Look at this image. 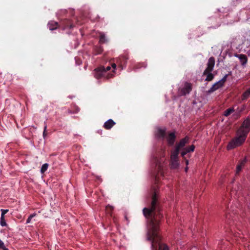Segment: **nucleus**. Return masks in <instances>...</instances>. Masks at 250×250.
Here are the masks:
<instances>
[{
    "instance_id": "obj_27",
    "label": "nucleus",
    "mask_w": 250,
    "mask_h": 250,
    "mask_svg": "<svg viewBox=\"0 0 250 250\" xmlns=\"http://www.w3.org/2000/svg\"><path fill=\"white\" fill-rule=\"evenodd\" d=\"M103 51V49L102 47H98L96 49V54H100Z\"/></svg>"
},
{
    "instance_id": "obj_25",
    "label": "nucleus",
    "mask_w": 250,
    "mask_h": 250,
    "mask_svg": "<svg viewBox=\"0 0 250 250\" xmlns=\"http://www.w3.org/2000/svg\"><path fill=\"white\" fill-rule=\"evenodd\" d=\"M113 209V208L112 206H109V205L107 206L106 207V211H107V213H108V214H111V211H112Z\"/></svg>"
},
{
    "instance_id": "obj_26",
    "label": "nucleus",
    "mask_w": 250,
    "mask_h": 250,
    "mask_svg": "<svg viewBox=\"0 0 250 250\" xmlns=\"http://www.w3.org/2000/svg\"><path fill=\"white\" fill-rule=\"evenodd\" d=\"M0 249L2 250H9L7 248H6L4 244V243L0 239Z\"/></svg>"
},
{
    "instance_id": "obj_28",
    "label": "nucleus",
    "mask_w": 250,
    "mask_h": 250,
    "mask_svg": "<svg viewBox=\"0 0 250 250\" xmlns=\"http://www.w3.org/2000/svg\"><path fill=\"white\" fill-rule=\"evenodd\" d=\"M228 77V75H225L224 77L219 81V82L221 83L223 85L224 83L227 81V77Z\"/></svg>"
},
{
    "instance_id": "obj_9",
    "label": "nucleus",
    "mask_w": 250,
    "mask_h": 250,
    "mask_svg": "<svg viewBox=\"0 0 250 250\" xmlns=\"http://www.w3.org/2000/svg\"><path fill=\"white\" fill-rule=\"evenodd\" d=\"M176 136L173 132L170 133L167 137V140L169 146H172L174 145Z\"/></svg>"
},
{
    "instance_id": "obj_21",
    "label": "nucleus",
    "mask_w": 250,
    "mask_h": 250,
    "mask_svg": "<svg viewBox=\"0 0 250 250\" xmlns=\"http://www.w3.org/2000/svg\"><path fill=\"white\" fill-rule=\"evenodd\" d=\"M99 42L101 43H104L106 42V39L105 38V36L104 34L101 33L100 36V41Z\"/></svg>"
},
{
    "instance_id": "obj_2",
    "label": "nucleus",
    "mask_w": 250,
    "mask_h": 250,
    "mask_svg": "<svg viewBox=\"0 0 250 250\" xmlns=\"http://www.w3.org/2000/svg\"><path fill=\"white\" fill-rule=\"evenodd\" d=\"M247 136L236 132V137L233 138L227 145L228 150H230L241 146L245 142Z\"/></svg>"
},
{
    "instance_id": "obj_1",
    "label": "nucleus",
    "mask_w": 250,
    "mask_h": 250,
    "mask_svg": "<svg viewBox=\"0 0 250 250\" xmlns=\"http://www.w3.org/2000/svg\"><path fill=\"white\" fill-rule=\"evenodd\" d=\"M188 136H186L184 139L182 140L178 144L175 149L171 152L170 159L171 167L173 168H176L178 166V155L180 151L185 146L186 140L187 139Z\"/></svg>"
},
{
    "instance_id": "obj_13",
    "label": "nucleus",
    "mask_w": 250,
    "mask_h": 250,
    "mask_svg": "<svg viewBox=\"0 0 250 250\" xmlns=\"http://www.w3.org/2000/svg\"><path fill=\"white\" fill-rule=\"evenodd\" d=\"M246 163V159L245 158L243 160H241L239 162V164L237 166L236 170V174L238 175L239 174L240 172L241 171L242 169L244 167L245 164Z\"/></svg>"
},
{
    "instance_id": "obj_29",
    "label": "nucleus",
    "mask_w": 250,
    "mask_h": 250,
    "mask_svg": "<svg viewBox=\"0 0 250 250\" xmlns=\"http://www.w3.org/2000/svg\"><path fill=\"white\" fill-rule=\"evenodd\" d=\"M228 77V75H225L224 77L219 81V82L221 83L223 85L224 83L227 81V77Z\"/></svg>"
},
{
    "instance_id": "obj_36",
    "label": "nucleus",
    "mask_w": 250,
    "mask_h": 250,
    "mask_svg": "<svg viewBox=\"0 0 250 250\" xmlns=\"http://www.w3.org/2000/svg\"><path fill=\"white\" fill-rule=\"evenodd\" d=\"M191 84L188 83V92H189L190 90H191Z\"/></svg>"
},
{
    "instance_id": "obj_34",
    "label": "nucleus",
    "mask_w": 250,
    "mask_h": 250,
    "mask_svg": "<svg viewBox=\"0 0 250 250\" xmlns=\"http://www.w3.org/2000/svg\"><path fill=\"white\" fill-rule=\"evenodd\" d=\"M111 66L114 69H115L116 68L117 65L115 63H112Z\"/></svg>"
},
{
    "instance_id": "obj_24",
    "label": "nucleus",
    "mask_w": 250,
    "mask_h": 250,
    "mask_svg": "<svg viewBox=\"0 0 250 250\" xmlns=\"http://www.w3.org/2000/svg\"><path fill=\"white\" fill-rule=\"evenodd\" d=\"M0 225L2 227L6 226L7 225V224L5 221L4 216H1L0 220Z\"/></svg>"
},
{
    "instance_id": "obj_11",
    "label": "nucleus",
    "mask_w": 250,
    "mask_h": 250,
    "mask_svg": "<svg viewBox=\"0 0 250 250\" xmlns=\"http://www.w3.org/2000/svg\"><path fill=\"white\" fill-rule=\"evenodd\" d=\"M116 123L112 119H109L106 121L103 125V127L107 130L110 129L115 125Z\"/></svg>"
},
{
    "instance_id": "obj_7",
    "label": "nucleus",
    "mask_w": 250,
    "mask_h": 250,
    "mask_svg": "<svg viewBox=\"0 0 250 250\" xmlns=\"http://www.w3.org/2000/svg\"><path fill=\"white\" fill-rule=\"evenodd\" d=\"M215 64V59L214 57H211L209 58L208 63H207V67L204 71L203 74H206L208 72H211L214 68Z\"/></svg>"
},
{
    "instance_id": "obj_23",
    "label": "nucleus",
    "mask_w": 250,
    "mask_h": 250,
    "mask_svg": "<svg viewBox=\"0 0 250 250\" xmlns=\"http://www.w3.org/2000/svg\"><path fill=\"white\" fill-rule=\"evenodd\" d=\"M48 167V165L47 163L44 164L41 169V172L43 174L44 173L47 169Z\"/></svg>"
},
{
    "instance_id": "obj_16",
    "label": "nucleus",
    "mask_w": 250,
    "mask_h": 250,
    "mask_svg": "<svg viewBox=\"0 0 250 250\" xmlns=\"http://www.w3.org/2000/svg\"><path fill=\"white\" fill-rule=\"evenodd\" d=\"M250 96V87L246 90L242 95V100L245 101L248 99Z\"/></svg>"
},
{
    "instance_id": "obj_3",
    "label": "nucleus",
    "mask_w": 250,
    "mask_h": 250,
    "mask_svg": "<svg viewBox=\"0 0 250 250\" xmlns=\"http://www.w3.org/2000/svg\"><path fill=\"white\" fill-rule=\"evenodd\" d=\"M240 133L248 135L250 132V116L246 118L242 123L239 128L237 130Z\"/></svg>"
},
{
    "instance_id": "obj_14",
    "label": "nucleus",
    "mask_w": 250,
    "mask_h": 250,
    "mask_svg": "<svg viewBox=\"0 0 250 250\" xmlns=\"http://www.w3.org/2000/svg\"><path fill=\"white\" fill-rule=\"evenodd\" d=\"M48 27L50 30H53L58 28L59 26L58 23L54 21H50L48 23Z\"/></svg>"
},
{
    "instance_id": "obj_12",
    "label": "nucleus",
    "mask_w": 250,
    "mask_h": 250,
    "mask_svg": "<svg viewBox=\"0 0 250 250\" xmlns=\"http://www.w3.org/2000/svg\"><path fill=\"white\" fill-rule=\"evenodd\" d=\"M223 85L218 81V82L215 83L208 90L207 92L208 94H210L211 92L217 90L218 89L222 87Z\"/></svg>"
},
{
    "instance_id": "obj_33",
    "label": "nucleus",
    "mask_w": 250,
    "mask_h": 250,
    "mask_svg": "<svg viewBox=\"0 0 250 250\" xmlns=\"http://www.w3.org/2000/svg\"><path fill=\"white\" fill-rule=\"evenodd\" d=\"M195 149V146L192 145L190 146L189 147H188V152L191 151L193 152Z\"/></svg>"
},
{
    "instance_id": "obj_35",
    "label": "nucleus",
    "mask_w": 250,
    "mask_h": 250,
    "mask_svg": "<svg viewBox=\"0 0 250 250\" xmlns=\"http://www.w3.org/2000/svg\"><path fill=\"white\" fill-rule=\"evenodd\" d=\"M75 60H76V63L78 65H80L81 63V61H78L77 58H75Z\"/></svg>"
},
{
    "instance_id": "obj_6",
    "label": "nucleus",
    "mask_w": 250,
    "mask_h": 250,
    "mask_svg": "<svg viewBox=\"0 0 250 250\" xmlns=\"http://www.w3.org/2000/svg\"><path fill=\"white\" fill-rule=\"evenodd\" d=\"M165 161L164 157H162L159 159L157 156L155 158V163L156 167L160 172H162L164 167V163Z\"/></svg>"
},
{
    "instance_id": "obj_4",
    "label": "nucleus",
    "mask_w": 250,
    "mask_h": 250,
    "mask_svg": "<svg viewBox=\"0 0 250 250\" xmlns=\"http://www.w3.org/2000/svg\"><path fill=\"white\" fill-rule=\"evenodd\" d=\"M94 75L95 78L97 79L103 77H106V70L105 67L103 66H101L95 69Z\"/></svg>"
},
{
    "instance_id": "obj_8",
    "label": "nucleus",
    "mask_w": 250,
    "mask_h": 250,
    "mask_svg": "<svg viewBox=\"0 0 250 250\" xmlns=\"http://www.w3.org/2000/svg\"><path fill=\"white\" fill-rule=\"evenodd\" d=\"M128 57L127 55H124L121 56L117 61V63L119 66L121 67V69H123L124 67L125 66Z\"/></svg>"
},
{
    "instance_id": "obj_17",
    "label": "nucleus",
    "mask_w": 250,
    "mask_h": 250,
    "mask_svg": "<svg viewBox=\"0 0 250 250\" xmlns=\"http://www.w3.org/2000/svg\"><path fill=\"white\" fill-rule=\"evenodd\" d=\"M187 152H188V149H185V150L184 151H182L181 153V155L185 159V164H186V167H185V170L186 172H188V159H186V158H185L184 156L187 153Z\"/></svg>"
},
{
    "instance_id": "obj_15",
    "label": "nucleus",
    "mask_w": 250,
    "mask_h": 250,
    "mask_svg": "<svg viewBox=\"0 0 250 250\" xmlns=\"http://www.w3.org/2000/svg\"><path fill=\"white\" fill-rule=\"evenodd\" d=\"M188 93V82L185 83L184 87L180 89L178 92L179 96H184Z\"/></svg>"
},
{
    "instance_id": "obj_32",
    "label": "nucleus",
    "mask_w": 250,
    "mask_h": 250,
    "mask_svg": "<svg viewBox=\"0 0 250 250\" xmlns=\"http://www.w3.org/2000/svg\"><path fill=\"white\" fill-rule=\"evenodd\" d=\"M46 129H47V126L45 125L44 127V129H43V137L44 138H45L47 135Z\"/></svg>"
},
{
    "instance_id": "obj_30",
    "label": "nucleus",
    "mask_w": 250,
    "mask_h": 250,
    "mask_svg": "<svg viewBox=\"0 0 250 250\" xmlns=\"http://www.w3.org/2000/svg\"><path fill=\"white\" fill-rule=\"evenodd\" d=\"M36 215L35 214H31L28 218H27L26 224H28L30 223L31 219Z\"/></svg>"
},
{
    "instance_id": "obj_5",
    "label": "nucleus",
    "mask_w": 250,
    "mask_h": 250,
    "mask_svg": "<svg viewBox=\"0 0 250 250\" xmlns=\"http://www.w3.org/2000/svg\"><path fill=\"white\" fill-rule=\"evenodd\" d=\"M60 26L62 30L72 28L74 25L72 21L67 19L61 21Z\"/></svg>"
},
{
    "instance_id": "obj_22",
    "label": "nucleus",
    "mask_w": 250,
    "mask_h": 250,
    "mask_svg": "<svg viewBox=\"0 0 250 250\" xmlns=\"http://www.w3.org/2000/svg\"><path fill=\"white\" fill-rule=\"evenodd\" d=\"M110 69H111V67L109 66H107L106 67V68H105V69L106 70V78L107 79H110V78L113 77V74H110V73H107V71L110 70Z\"/></svg>"
},
{
    "instance_id": "obj_10",
    "label": "nucleus",
    "mask_w": 250,
    "mask_h": 250,
    "mask_svg": "<svg viewBox=\"0 0 250 250\" xmlns=\"http://www.w3.org/2000/svg\"><path fill=\"white\" fill-rule=\"evenodd\" d=\"M234 56L238 58L241 62V63L242 65H245L248 62V58L246 55L244 54H235Z\"/></svg>"
},
{
    "instance_id": "obj_19",
    "label": "nucleus",
    "mask_w": 250,
    "mask_h": 250,
    "mask_svg": "<svg viewBox=\"0 0 250 250\" xmlns=\"http://www.w3.org/2000/svg\"><path fill=\"white\" fill-rule=\"evenodd\" d=\"M203 75H207V78L205 79L206 81H211L214 78V75H213V74L211 73V72H208L206 74H203Z\"/></svg>"
},
{
    "instance_id": "obj_31",
    "label": "nucleus",
    "mask_w": 250,
    "mask_h": 250,
    "mask_svg": "<svg viewBox=\"0 0 250 250\" xmlns=\"http://www.w3.org/2000/svg\"><path fill=\"white\" fill-rule=\"evenodd\" d=\"M1 216L4 217V215L8 212V210L2 209H1Z\"/></svg>"
},
{
    "instance_id": "obj_20",
    "label": "nucleus",
    "mask_w": 250,
    "mask_h": 250,
    "mask_svg": "<svg viewBox=\"0 0 250 250\" xmlns=\"http://www.w3.org/2000/svg\"><path fill=\"white\" fill-rule=\"evenodd\" d=\"M234 111L233 108H229L225 111L224 115L227 117Z\"/></svg>"
},
{
    "instance_id": "obj_37",
    "label": "nucleus",
    "mask_w": 250,
    "mask_h": 250,
    "mask_svg": "<svg viewBox=\"0 0 250 250\" xmlns=\"http://www.w3.org/2000/svg\"><path fill=\"white\" fill-rule=\"evenodd\" d=\"M227 75H228V76H229V75H231V71L229 72V73Z\"/></svg>"
},
{
    "instance_id": "obj_18",
    "label": "nucleus",
    "mask_w": 250,
    "mask_h": 250,
    "mask_svg": "<svg viewBox=\"0 0 250 250\" xmlns=\"http://www.w3.org/2000/svg\"><path fill=\"white\" fill-rule=\"evenodd\" d=\"M157 136L160 138H164L166 136V131L164 129H159L157 131Z\"/></svg>"
}]
</instances>
